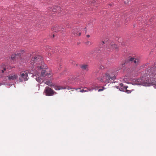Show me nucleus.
Returning a JSON list of instances; mask_svg holds the SVG:
<instances>
[{"label": "nucleus", "instance_id": "1", "mask_svg": "<svg viewBox=\"0 0 156 156\" xmlns=\"http://www.w3.org/2000/svg\"><path fill=\"white\" fill-rule=\"evenodd\" d=\"M148 74L147 76H142L138 79L137 81L138 84L144 86L156 85V77L155 76V68L151 67L148 70ZM155 88V86L154 87Z\"/></svg>", "mask_w": 156, "mask_h": 156}, {"label": "nucleus", "instance_id": "2", "mask_svg": "<svg viewBox=\"0 0 156 156\" xmlns=\"http://www.w3.org/2000/svg\"><path fill=\"white\" fill-rule=\"evenodd\" d=\"M44 75L42 76H41V73L39 74H36L35 78L37 81L39 83H41L43 82H44V83L51 87H53L55 90H59L61 89H66L69 90L72 89V88L69 87L68 86L66 87H61L59 86H57L54 85L53 84L51 83V82L50 80H49L47 79L48 78H50L52 75L51 72H50L49 73H44Z\"/></svg>", "mask_w": 156, "mask_h": 156}, {"label": "nucleus", "instance_id": "3", "mask_svg": "<svg viewBox=\"0 0 156 156\" xmlns=\"http://www.w3.org/2000/svg\"><path fill=\"white\" fill-rule=\"evenodd\" d=\"M42 61V58L40 55L34 57L30 61L32 65L37 62H38V63L39 65L35 68V71H34L32 69L30 72L31 73L33 74L34 76H36V74H39L40 73H41V76H42L44 75V73H46V71H47V66Z\"/></svg>", "mask_w": 156, "mask_h": 156}, {"label": "nucleus", "instance_id": "4", "mask_svg": "<svg viewBox=\"0 0 156 156\" xmlns=\"http://www.w3.org/2000/svg\"><path fill=\"white\" fill-rule=\"evenodd\" d=\"M116 77V76L115 73H106L102 77L99 78L98 80L101 82L107 83H113Z\"/></svg>", "mask_w": 156, "mask_h": 156}, {"label": "nucleus", "instance_id": "5", "mask_svg": "<svg viewBox=\"0 0 156 156\" xmlns=\"http://www.w3.org/2000/svg\"><path fill=\"white\" fill-rule=\"evenodd\" d=\"M28 73L27 71H22L20 75L19 80L20 82L23 81H27L28 79Z\"/></svg>", "mask_w": 156, "mask_h": 156}, {"label": "nucleus", "instance_id": "6", "mask_svg": "<svg viewBox=\"0 0 156 156\" xmlns=\"http://www.w3.org/2000/svg\"><path fill=\"white\" fill-rule=\"evenodd\" d=\"M44 93L47 96H52L54 94H57V93L55 92L52 89L48 87H47L45 88Z\"/></svg>", "mask_w": 156, "mask_h": 156}, {"label": "nucleus", "instance_id": "7", "mask_svg": "<svg viewBox=\"0 0 156 156\" xmlns=\"http://www.w3.org/2000/svg\"><path fill=\"white\" fill-rule=\"evenodd\" d=\"M108 50L111 51L114 50L117 51L118 49L117 46L114 44H111L108 48Z\"/></svg>", "mask_w": 156, "mask_h": 156}, {"label": "nucleus", "instance_id": "8", "mask_svg": "<svg viewBox=\"0 0 156 156\" xmlns=\"http://www.w3.org/2000/svg\"><path fill=\"white\" fill-rule=\"evenodd\" d=\"M18 75L16 74H10L7 76L9 80H14L17 79L18 78Z\"/></svg>", "mask_w": 156, "mask_h": 156}, {"label": "nucleus", "instance_id": "9", "mask_svg": "<svg viewBox=\"0 0 156 156\" xmlns=\"http://www.w3.org/2000/svg\"><path fill=\"white\" fill-rule=\"evenodd\" d=\"M129 61L131 62H133L135 64L137 65L139 63V60L135 58L132 57L129 58Z\"/></svg>", "mask_w": 156, "mask_h": 156}, {"label": "nucleus", "instance_id": "10", "mask_svg": "<svg viewBox=\"0 0 156 156\" xmlns=\"http://www.w3.org/2000/svg\"><path fill=\"white\" fill-rule=\"evenodd\" d=\"M9 66L8 65H6L4 64H2L1 66V72L2 73H4V71L6 70L7 69L9 68Z\"/></svg>", "mask_w": 156, "mask_h": 156}, {"label": "nucleus", "instance_id": "11", "mask_svg": "<svg viewBox=\"0 0 156 156\" xmlns=\"http://www.w3.org/2000/svg\"><path fill=\"white\" fill-rule=\"evenodd\" d=\"M73 33L75 35L80 36L81 35V33L79 32V30L78 29H76L72 30Z\"/></svg>", "mask_w": 156, "mask_h": 156}, {"label": "nucleus", "instance_id": "12", "mask_svg": "<svg viewBox=\"0 0 156 156\" xmlns=\"http://www.w3.org/2000/svg\"><path fill=\"white\" fill-rule=\"evenodd\" d=\"M120 87H123L125 89L127 93H130L131 92V90H128L127 89V88L128 87L127 86H124V84L122 83H121L120 84Z\"/></svg>", "mask_w": 156, "mask_h": 156}, {"label": "nucleus", "instance_id": "13", "mask_svg": "<svg viewBox=\"0 0 156 156\" xmlns=\"http://www.w3.org/2000/svg\"><path fill=\"white\" fill-rule=\"evenodd\" d=\"M80 67L81 69L83 70H88V66L85 64H83L80 65Z\"/></svg>", "mask_w": 156, "mask_h": 156}, {"label": "nucleus", "instance_id": "14", "mask_svg": "<svg viewBox=\"0 0 156 156\" xmlns=\"http://www.w3.org/2000/svg\"><path fill=\"white\" fill-rule=\"evenodd\" d=\"M94 89V88H92V89H88L87 88H85L81 90H80V92H88L89 90L90 91Z\"/></svg>", "mask_w": 156, "mask_h": 156}, {"label": "nucleus", "instance_id": "15", "mask_svg": "<svg viewBox=\"0 0 156 156\" xmlns=\"http://www.w3.org/2000/svg\"><path fill=\"white\" fill-rule=\"evenodd\" d=\"M60 29V27H53L52 29V30L54 32H57L60 30H59Z\"/></svg>", "mask_w": 156, "mask_h": 156}, {"label": "nucleus", "instance_id": "16", "mask_svg": "<svg viewBox=\"0 0 156 156\" xmlns=\"http://www.w3.org/2000/svg\"><path fill=\"white\" fill-rule=\"evenodd\" d=\"M79 75L75 76L73 77V79L76 81L79 80L80 78L79 77Z\"/></svg>", "mask_w": 156, "mask_h": 156}, {"label": "nucleus", "instance_id": "17", "mask_svg": "<svg viewBox=\"0 0 156 156\" xmlns=\"http://www.w3.org/2000/svg\"><path fill=\"white\" fill-rule=\"evenodd\" d=\"M86 44L87 45H90L92 44V43L90 41H87L86 42Z\"/></svg>", "mask_w": 156, "mask_h": 156}, {"label": "nucleus", "instance_id": "18", "mask_svg": "<svg viewBox=\"0 0 156 156\" xmlns=\"http://www.w3.org/2000/svg\"><path fill=\"white\" fill-rule=\"evenodd\" d=\"M16 56V54H13L11 56V59L12 60H13Z\"/></svg>", "mask_w": 156, "mask_h": 156}, {"label": "nucleus", "instance_id": "19", "mask_svg": "<svg viewBox=\"0 0 156 156\" xmlns=\"http://www.w3.org/2000/svg\"><path fill=\"white\" fill-rule=\"evenodd\" d=\"M104 89H105V88L103 87L102 89H99L98 90V91L99 92H100V91H103Z\"/></svg>", "mask_w": 156, "mask_h": 156}, {"label": "nucleus", "instance_id": "20", "mask_svg": "<svg viewBox=\"0 0 156 156\" xmlns=\"http://www.w3.org/2000/svg\"><path fill=\"white\" fill-rule=\"evenodd\" d=\"M125 63H123L122 64V67H124V66H125Z\"/></svg>", "mask_w": 156, "mask_h": 156}, {"label": "nucleus", "instance_id": "21", "mask_svg": "<svg viewBox=\"0 0 156 156\" xmlns=\"http://www.w3.org/2000/svg\"><path fill=\"white\" fill-rule=\"evenodd\" d=\"M51 51H50L49 52H50L48 53V55H51Z\"/></svg>", "mask_w": 156, "mask_h": 156}, {"label": "nucleus", "instance_id": "22", "mask_svg": "<svg viewBox=\"0 0 156 156\" xmlns=\"http://www.w3.org/2000/svg\"><path fill=\"white\" fill-rule=\"evenodd\" d=\"M90 37V35H87V37Z\"/></svg>", "mask_w": 156, "mask_h": 156}, {"label": "nucleus", "instance_id": "23", "mask_svg": "<svg viewBox=\"0 0 156 156\" xmlns=\"http://www.w3.org/2000/svg\"><path fill=\"white\" fill-rule=\"evenodd\" d=\"M95 2V1H93V2H92V3L93 4H94V3Z\"/></svg>", "mask_w": 156, "mask_h": 156}, {"label": "nucleus", "instance_id": "24", "mask_svg": "<svg viewBox=\"0 0 156 156\" xmlns=\"http://www.w3.org/2000/svg\"><path fill=\"white\" fill-rule=\"evenodd\" d=\"M53 12H55V11H56V10H54V9H53Z\"/></svg>", "mask_w": 156, "mask_h": 156}, {"label": "nucleus", "instance_id": "25", "mask_svg": "<svg viewBox=\"0 0 156 156\" xmlns=\"http://www.w3.org/2000/svg\"><path fill=\"white\" fill-rule=\"evenodd\" d=\"M59 8V7H57V9H56V10H57V9H58Z\"/></svg>", "mask_w": 156, "mask_h": 156}, {"label": "nucleus", "instance_id": "26", "mask_svg": "<svg viewBox=\"0 0 156 156\" xmlns=\"http://www.w3.org/2000/svg\"><path fill=\"white\" fill-rule=\"evenodd\" d=\"M102 43H103V44H105L104 42V41H103L102 42Z\"/></svg>", "mask_w": 156, "mask_h": 156}, {"label": "nucleus", "instance_id": "27", "mask_svg": "<svg viewBox=\"0 0 156 156\" xmlns=\"http://www.w3.org/2000/svg\"><path fill=\"white\" fill-rule=\"evenodd\" d=\"M21 52H22L23 53V52L24 51H21Z\"/></svg>", "mask_w": 156, "mask_h": 156}, {"label": "nucleus", "instance_id": "28", "mask_svg": "<svg viewBox=\"0 0 156 156\" xmlns=\"http://www.w3.org/2000/svg\"><path fill=\"white\" fill-rule=\"evenodd\" d=\"M80 89V88H79V89H75V90H77V89Z\"/></svg>", "mask_w": 156, "mask_h": 156}, {"label": "nucleus", "instance_id": "29", "mask_svg": "<svg viewBox=\"0 0 156 156\" xmlns=\"http://www.w3.org/2000/svg\"><path fill=\"white\" fill-rule=\"evenodd\" d=\"M54 36H55L54 34H53V37H54Z\"/></svg>", "mask_w": 156, "mask_h": 156}, {"label": "nucleus", "instance_id": "30", "mask_svg": "<svg viewBox=\"0 0 156 156\" xmlns=\"http://www.w3.org/2000/svg\"><path fill=\"white\" fill-rule=\"evenodd\" d=\"M101 67V68L102 69L103 68H102V67Z\"/></svg>", "mask_w": 156, "mask_h": 156}, {"label": "nucleus", "instance_id": "31", "mask_svg": "<svg viewBox=\"0 0 156 156\" xmlns=\"http://www.w3.org/2000/svg\"><path fill=\"white\" fill-rule=\"evenodd\" d=\"M101 67V68L102 69L103 68H102V67Z\"/></svg>", "mask_w": 156, "mask_h": 156}]
</instances>
